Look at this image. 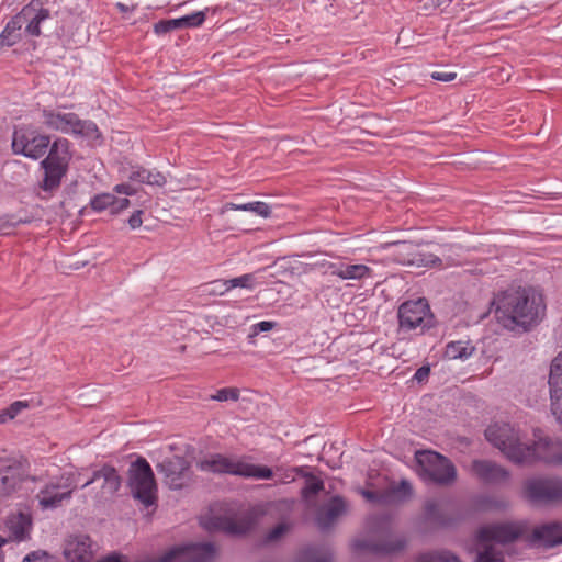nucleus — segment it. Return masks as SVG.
Returning <instances> with one entry per match:
<instances>
[{
  "label": "nucleus",
  "mask_w": 562,
  "mask_h": 562,
  "mask_svg": "<svg viewBox=\"0 0 562 562\" xmlns=\"http://www.w3.org/2000/svg\"><path fill=\"white\" fill-rule=\"evenodd\" d=\"M524 497L535 506L562 504V477H535L525 481Z\"/></svg>",
  "instance_id": "nucleus-12"
},
{
  "label": "nucleus",
  "mask_w": 562,
  "mask_h": 562,
  "mask_svg": "<svg viewBox=\"0 0 562 562\" xmlns=\"http://www.w3.org/2000/svg\"><path fill=\"white\" fill-rule=\"evenodd\" d=\"M171 490H181L191 481L190 462L184 457L173 456L156 465Z\"/></svg>",
  "instance_id": "nucleus-14"
},
{
  "label": "nucleus",
  "mask_w": 562,
  "mask_h": 562,
  "mask_svg": "<svg viewBox=\"0 0 562 562\" xmlns=\"http://www.w3.org/2000/svg\"><path fill=\"white\" fill-rule=\"evenodd\" d=\"M228 211H246L245 203L244 204H236L233 202L225 203L222 207L220 213L225 214Z\"/></svg>",
  "instance_id": "nucleus-54"
},
{
  "label": "nucleus",
  "mask_w": 562,
  "mask_h": 562,
  "mask_svg": "<svg viewBox=\"0 0 562 562\" xmlns=\"http://www.w3.org/2000/svg\"><path fill=\"white\" fill-rule=\"evenodd\" d=\"M252 212L261 217H270L271 215V206L261 201H255Z\"/></svg>",
  "instance_id": "nucleus-47"
},
{
  "label": "nucleus",
  "mask_w": 562,
  "mask_h": 562,
  "mask_svg": "<svg viewBox=\"0 0 562 562\" xmlns=\"http://www.w3.org/2000/svg\"><path fill=\"white\" fill-rule=\"evenodd\" d=\"M289 471L300 477L305 479V481H307L308 477L314 475L312 472L307 470V467H293Z\"/></svg>",
  "instance_id": "nucleus-53"
},
{
  "label": "nucleus",
  "mask_w": 562,
  "mask_h": 562,
  "mask_svg": "<svg viewBox=\"0 0 562 562\" xmlns=\"http://www.w3.org/2000/svg\"><path fill=\"white\" fill-rule=\"evenodd\" d=\"M526 529H477L476 542L482 550L485 547H493L494 543H512L524 538L526 547L547 551L562 544V529H532L530 535L525 536Z\"/></svg>",
  "instance_id": "nucleus-3"
},
{
  "label": "nucleus",
  "mask_w": 562,
  "mask_h": 562,
  "mask_svg": "<svg viewBox=\"0 0 562 562\" xmlns=\"http://www.w3.org/2000/svg\"><path fill=\"white\" fill-rule=\"evenodd\" d=\"M536 527L558 528V527H562V524L557 522V521H552V522H547V524L537 525Z\"/></svg>",
  "instance_id": "nucleus-62"
},
{
  "label": "nucleus",
  "mask_w": 562,
  "mask_h": 562,
  "mask_svg": "<svg viewBox=\"0 0 562 562\" xmlns=\"http://www.w3.org/2000/svg\"><path fill=\"white\" fill-rule=\"evenodd\" d=\"M43 124L54 131L71 133L89 139H101L102 133L98 125L91 120H81L76 113H61L56 110L44 108L42 110Z\"/></svg>",
  "instance_id": "nucleus-10"
},
{
  "label": "nucleus",
  "mask_w": 562,
  "mask_h": 562,
  "mask_svg": "<svg viewBox=\"0 0 562 562\" xmlns=\"http://www.w3.org/2000/svg\"><path fill=\"white\" fill-rule=\"evenodd\" d=\"M49 145L50 137L32 126L20 125L13 130L11 149L14 155L37 160L47 153Z\"/></svg>",
  "instance_id": "nucleus-11"
},
{
  "label": "nucleus",
  "mask_w": 562,
  "mask_h": 562,
  "mask_svg": "<svg viewBox=\"0 0 562 562\" xmlns=\"http://www.w3.org/2000/svg\"><path fill=\"white\" fill-rule=\"evenodd\" d=\"M128 179L134 182L159 188L165 187L167 183V179L162 172L158 170H149L142 166H136L128 175Z\"/></svg>",
  "instance_id": "nucleus-26"
},
{
  "label": "nucleus",
  "mask_w": 562,
  "mask_h": 562,
  "mask_svg": "<svg viewBox=\"0 0 562 562\" xmlns=\"http://www.w3.org/2000/svg\"><path fill=\"white\" fill-rule=\"evenodd\" d=\"M349 512V504L345 497L334 495L323 503L316 510L318 527H333Z\"/></svg>",
  "instance_id": "nucleus-19"
},
{
  "label": "nucleus",
  "mask_w": 562,
  "mask_h": 562,
  "mask_svg": "<svg viewBox=\"0 0 562 562\" xmlns=\"http://www.w3.org/2000/svg\"><path fill=\"white\" fill-rule=\"evenodd\" d=\"M154 33L158 36L166 35L176 30H182L180 21L177 19L160 20L154 24Z\"/></svg>",
  "instance_id": "nucleus-36"
},
{
  "label": "nucleus",
  "mask_w": 562,
  "mask_h": 562,
  "mask_svg": "<svg viewBox=\"0 0 562 562\" xmlns=\"http://www.w3.org/2000/svg\"><path fill=\"white\" fill-rule=\"evenodd\" d=\"M64 554L69 562H89L93 557L92 541L88 536H76L66 541Z\"/></svg>",
  "instance_id": "nucleus-20"
},
{
  "label": "nucleus",
  "mask_w": 562,
  "mask_h": 562,
  "mask_svg": "<svg viewBox=\"0 0 562 562\" xmlns=\"http://www.w3.org/2000/svg\"><path fill=\"white\" fill-rule=\"evenodd\" d=\"M326 272L342 280H361L371 277V268L362 263L346 265L344 262H329Z\"/></svg>",
  "instance_id": "nucleus-23"
},
{
  "label": "nucleus",
  "mask_w": 562,
  "mask_h": 562,
  "mask_svg": "<svg viewBox=\"0 0 562 562\" xmlns=\"http://www.w3.org/2000/svg\"><path fill=\"white\" fill-rule=\"evenodd\" d=\"M543 310L541 295L531 289H518L505 291L497 297L495 316L505 327L527 328L538 321Z\"/></svg>",
  "instance_id": "nucleus-2"
},
{
  "label": "nucleus",
  "mask_w": 562,
  "mask_h": 562,
  "mask_svg": "<svg viewBox=\"0 0 562 562\" xmlns=\"http://www.w3.org/2000/svg\"><path fill=\"white\" fill-rule=\"evenodd\" d=\"M29 407V403L26 401H15L10 404L8 408H5L7 415L9 419H13L18 416L23 409Z\"/></svg>",
  "instance_id": "nucleus-44"
},
{
  "label": "nucleus",
  "mask_w": 562,
  "mask_h": 562,
  "mask_svg": "<svg viewBox=\"0 0 562 562\" xmlns=\"http://www.w3.org/2000/svg\"><path fill=\"white\" fill-rule=\"evenodd\" d=\"M115 7L122 13L132 12L136 8V5L128 7V5H126V4L122 3V2H117L115 4Z\"/></svg>",
  "instance_id": "nucleus-60"
},
{
  "label": "nucleus",
  "mask_w": 562,
  "mask_h": 562,
  "mask_svg": "<svg viewBox=\"0 0 562 562\" xmlns=\"http://www.w3.org/2000/svg\"><path fill=\"white\" fill-rule=\"evenodd\" d=\"M531 456L524 464H531L536 461H542L551 465L562 464V441L551 438L540 439L532 445H528Z\"/></svg>",
  "instance_id": "nucleus-18"
},
{
  "label": "nucleus",
  "mask_w": 562,
  "mask_h": 562,
  "mask_svg": "<svg viewBox=\"0 0 562 562\" xmlns=\"http://www.w3.org/2000/svg\"><path fill=\"white\" fill-rule=\"evenodd\" d=\"M469 471L482 484L496 485V473L499 472L496 462L486 459H474L469 467Z\"/></svg>",
  "instance_id": "nucleus-25"
},
{
  "label": "nucleus",
  "mask_w": 562,
  "mask_h": 562,
  "mask_svg": "<svg viewBox=\"0 0 562 562\" xmlns=\"http://www.w3.org/2000/svg\"><path fill=\"white\" fill-rule=\"evenodd\" d=\"M11 525H7V527H31L32 526V516L27 512L19 510L15 515H12Z\"/></svg>",
  "instance_id": "nucleus-40"
},
{
  "label": "nucleus",
  "mask_w": 562,
  "mask_h": 562,
  "mask_svg": "<svg viewBox=\"0 0 562 562\" xmlns=\"http://www.w3.org/2000/svg\"><path fill=\"white\" fill-rule=\"evenodd\" d=\"M325 490L324 481L315 475L305 481L301 490V497L304 502L310 503L315 496Z\"/></svg>",
  "instance_id": "nucleus-34"
},
{
  "label": "nucleus",
  "mask_w": 562,
  "mask_h": 562,
  "mask_svg": "<svg viewBox=\"0 0 562 562\" xmlns=\"http://www.w3.org/2000/svg\"><path fill=\"white\" fill-rule=\"evenodd\" d=\"M127 486L131 494L144 507L157 506V483L149 462L144 457H137L127 470Z\"/></svg>",
  "instance_id": "nucleus-7"
},
{
  "label": "nucleus",
  "mask_w": 562,
  "mask_h": 562,
  "mask_svg": "<svg viewBox=\"0 0 562 562\" xmlns=\"http://www.w3.org/2000/svg\"><path fill=\"white\" fill-rule=\"evenodd\" d=\"M362 496L372 504L379 505H390L387 498L386 490L378 491V490H363L361 492Z\"/></svg>",
  "instance_id": "nucleus-38"
},
{
  "label": "nucleus",
  "mask_w": 562,
  "mask_h": 562,
  "mask_svg": "<svg viewBox=\"0 0 562 562\" xmlns=\"http://www.w3.org/2000/svg\"><path fill=\"white\" fill-rule=\"evenodd\" d=\"M213 398L218 402H224L227 400L237 401L239 398V391L234 387H224L218 390Z\"/></svg>",
  "instance_id": "nucleus-42"
},
{
  "label": "nucleus",
  "mask_w": 562,
  "mask_h": 562,
  "mask_svg": "<svg viewBox=\"0 0 562 562\" xmlns=\"http://www.w3.org/2000/svg\"><path fill=\"white\" fill-rule=\"evenodd\" d=\"M424 518L428 522L438 524L441 527H445L446 524V515L440 506V504L435 499H428L424 504Z\"/></svg>",
  "instance_id": "nucleus-31"
},
{
  "label": "nucleus",
  "mask_w": 562,
  "mask_h": 562,
  "mask_svg": "<svg viewBox=\"0 0 562 562\" xmlns=\"http://www.w3.org/2000/svg\"><path fill=\"white\" fill-rule=\"evenodd\" d=\"M436 562H462L461 559L449 550L436 551Z\"/></svg>",
  "instance_id": "nucleus-45"
},
{
  "label": "nucleus",
  "mask_w": 562,
  "mask_h": 562,
  "mask_svg": "<svg viewBox=\"0 0 562 562\" xmlns=\"http://www.w3.org/2000/svg\"><path fill=\"white\" fill-rule=\"evenodd\" d=\"M398 334L424 335L435 327V316L425 297L403 302L397 308Z\"/></svg>",
  "instance_id": "nucleus-9"
},
{
  "label": "nucleus",
  "mask_w": 562,
  "mask_h": 562,
  "mask_svg": "<svg viewBox=\"0 0 562 562\" xmlns=\"http://www.w3.org/2000/svg\"><path fill=\"white\" fill-rule=\"evenodd\" d=\"M430 374V367L428 364L418 368L413 376V380L417 383H424L428 380Z\"/></svg>",
  "instance_id": "nucleus-49"
},
{
  "label": "nucleus",
  "mask_w": 562,
  "mask_h": 562,
  "mask_svg": "<svg viewBox=\"0 0 562 562\" xmlns=\"http://www.w3.org/2000/svg\"><path fill=\"white\" fill-rule=\"evenodd\" d=\"M485 438L492 446L499 449L507 460L515 464L524 465L532 454L528 443L522 442L520 432L510 424L495 423L490 425L485 430Z\"/></svg>",
  "instance_id": "nucleus-5"
},
{
  "label": "nucleus",
  "mask_w": 562,
  "mask_h": 562,
  "mask_svg": "<svg viewBox=\"0 0 562 562\" xmlns=\"http://www.w3.org/2000/svg\"><path fill=\"white\" fill-rule=\"evenodd\" d=\"M103 479L102 491L104 494L114 495L119 492L122 485V477L117 470L110 464L102 465L101 469L95 470L92 473V477L81 485V488H86L97 480Z\"/></svg>",
  "instance_id": "nucleus-21"
},
{
  "label": "nucleus",
  "mask_w": 562,
  "mask_h": 562,
  "mask_svg": "<svg viewBox=\"0 0 562 562\" xmlns=\"http://www.w3.org/2000/svg\"><path fill=\"white\" fill-rule=\"evenodd\" d=\"M22 23L26 24L24 34L31 37H40L42 35L41 25L52 18L49 9L43 7L41 0H31L19 12Z\"/></svg>",
  "instance_id": "nucleus-17"
},
{
  "label": "nucleus",
  "mask_w": 562,
  "mask_h": 562,
  "mask_svg": "<svg viewBox=\"0 0 562 562\" xmlns=\"http://www.w3.org/2000/svg\"><path fill=\"white\" fill-rule=\"evenodd\" d=\"M289 530L290 529H270V532L263 539L262 544H268L280 540Z\"/></svg>",
  "instance_id": "nucleus-48"
},
{
  "label": "nucleus",
  "mask_w": 562,
  "mask_h": 562,
  "mask_svg": "<svg viewBox=\"0 0 562 562\" xmlns=\"http://www.w3.org/2000/svg\"><path fill=\"white\" fill-rule=\"evenodd\" d=\"M430 77L436 81L450 82L457 78V72L454 71H446V70H437L430 74Z\"/></svg>",
  "instance_id": "nucleus-46"
},
{
  "label": "nucleus",
  "mask_w": 562,
  "mask_h": 562,
  "mask_svg": "<svg viewBox=\"0 0 562 562\" xmlns=\"http://www.w3.org/2000/svg\"><path fill=\"white\" fill-rule=\"evenodd\" d=\"M497 506V502L487 495H480L474 499V507L479 510H490Z\"/></svg>",
  "instance_id": "nucleus-41"
},
{
  "label": "nucleus",
  "mask_w": 562,
  "mask_h": 562,
  "mask_svg": "<svg viewBox=\"0 0 562 562\" xmlns=\"http://www.w3.org/2000/svg\"><path fill=\"white\" fill-rule=\"evenodd\" d=\"M9 417L7 415V412L5 409H3L1 413H0V425L2 424H5L7 422H9Z\"/></svg>",
  "instance_id": "nucleus-63"
},
{
  "label": "nucleus",
  "mask_w": 562,
  "mask_h": 562,
  "mask_svg": "<svg viewBox=\"0 0 562 562\" xmlns=\"http://www.w3.org/2000/svg\"><path fill=\"white\" fill-rule=\"evenodd\" d=\"M389 504L401 503L408 499L413 495L412 484L402 480L397 485H394L386 490Z\"/></svg>",
  "instance_id": "nucleus-32"
},
{
  "label": "nucleus",
  "mask_w": 562,
  "mask_h": 562,
  "mask_svg": "<svg viewBox=\"0 0 562 562\" xmlns=\"http://www.w3.org/2000/svg\"><path fill=\"white\" fill-rule=\"evenodd\" d=\"M200 527H241L235 510L225 502H214L199 516Z\"/></svg>",
  "instance_id": "nucleus-16"
},
{
  "label": "nucleus",
  "mask_w": 562,
  "mask_h": 562,
  "mask_svg": "<svg viewBox=\"0 0 562 562\" xmlns=\"http://www.w3.org/2000/svg\"><path fill=\"white\" fill-rule=\"evenodd\" d=\"M278 326V323L276 322H271V321H261L259 323H256L254 324L250 329H251V335L252 336H256L260 333H266V331H270L272 330L273 328H276Z\"/></svg>",
  "instance_id": "nucleus-43"
},
{
  "label": "nucleus",
  "mask_w": 562,
  "mask_h": 562,
  "mask_svg": "<svg viewBox=\"0 0 562 562\" xmlns=\"http://www.w3.org/2000/svg\"><path fill=\"white\" fill-rule=\"evenodd\" d=\"M475 562H504V559L494 547H485L484 550L479 551Z\"/></svg>",
  "instance_id": "nucleus-39"
},
{
  "label": "nucleus",
  "mask_w": 562,
  "mask_h": 562,
  "mask_svg": "<svg viewBox=\"0 0 562 562\" xmlns=\"http://www.w3.org/2000/svg\"><path fill=\"white\" fill-rule=\"evenodd\" d=\"M394 247L395 260L401 265L417 267H439L442 260L431 252H419L414 250V245L409 241H396L389 245Z\"/></svg>",
  "instance_id": "nucleus-15"
},
{
  "label": "nucleus",
  "mask_w": 562,
  "mask_h": 562,
  "mask_svg": "<svg viewBox=\"0 0 562 562\" xmlns=\"http://www.w3.org/2000/svg\"><path fill=\"white\" fill-rule=\"evenodd\" d=\"M114 192L125 195H134L136 193V189H134L128 183H120L114 187Z\"/></svg>",
  "instance_id": "nucleus-52"
},
{
  "label": "nucleus",
  "mask_w": 562,
  "mask_h": 562,
  "mask_svg": "<svg viewBox=\"0 0 562 562\" xmlns=\"http://www.w3.org/2000/svg\"><path fill=\"white\" fill-rule=\"evenodd\" d=\"M480 527H493V528H496V527H525L524 525H515V524H512V522H494V524H490V525H481Z\"/></svg>",
  "instance_id": "nucleus-58"
},
{
  "label": "nucleus",
  "mask_w": 562,
  "mask_h": 562,
  "mask_svg": "<svg viewBox=\"0 0 562 562\" xmlns=\"http://www.w3.org/2000/svg\"><path fill=\"white\" fill-rule=\"evenodd\" d=\"M115 202V195L112 193H101L94 195L90 201V206L97 212H102L110 209L112 212V205Z\"/></svg>",
  "instance_id": "nucleus-35"
},
{
  "label": "nucleus",
  "mask_w": 562,
  "mask_h": 562,
  "mask_svg": "<svg viewBox=\"0 0 562 562\" xmlns=\"http://www.w3.org/2000/svg\"><path fill=\"white\" fill-rule=\"evenodd\" d=\"M206 13L204 11H196L191 14L178 18L180 21L181 29L198 27L205 21Z\"/></svg>",
  "instance_id": "nucleus-37"
},
{
  "label": "nucleus",
  "mask_w": 562,
  "mask_h": 562,
  "mask_svg": "<svg viewBox=\"0 0 562 562\" xmlns=\"http://www.w3.org/2000/svg\"><path fill=\"white\" fill-rule=\"evenodd\" d=\"M413 539L412 529H368L350 540L349 550L360 562L390 561L404 555Z\"/></svg>",
  "instance_id": "nucleus-1"
},
{
  "label": "nucleus",
  "mask_w": 562,
  "mask_h": 562,
  "mask_svg": "<svg viewBox=\"0 0 562 562\" xmlns=\"http://www.w3.org/2000/svg\"><path fill=\"white\" fill-rule=\"evenodd\" d=\"M144 211L143 210H136L131 216L130 218L127 220V223L130 225V227L132 229H136L138 227H140L142 223H143V220H142V215H143Z\"/></svg>",
  "instance_id": "nucleus-50"
},
{
  "label": "nucleus",
  "mask_w": 562,
  "mask_h": 562,
  "mask_svg": "<svg viewBox=\"0 0 562 562\" xmlns=\"http://www.w3.org/2000/svg\"><path fill=\"white\" fill-rule=\"evenodd\" d=\"M297 560L299 562H331L333 552L322 546H307L300 551Z\"/></svg>",
  "instance_id": "nucleus-28"
},
{
  "label": "nucleus",
  "mask_w": 562,
  "mask_h": 562,
  "mask_svg": "<svg viewBox=\"0 0 562 562\" xmlns=\"http://www.w3.org/2000/svg\"><path fill=\"white\" fill-rule=\"evenodd\" d=\"M255 277L251 273H246L228 280H218L213 282L214 285H220L221 293L229 291L235 288L252 289Z\"/></svg>",
  "instance_id": "nucleus-30"
},
{
  "label": "nucleus",
  "mask_w": 562,
  "mask_h": 562,
  "mask_svg": "<svg viewBox=\"0 0 562 562\" xmlns=\"http://www.w3.org/2000/svg\"><path fill=\"white\" fill-rule=\"evenodd\" d=\"M35 499L43 510H54L69 501V493L56 490L53 483H46L36 494Z\"/></svg>",
  "instance_id": "nucleus-22"
},
{
  "label": "nucleus",
  "mask_w": 562,
  "mask_h": 562,
  "mask_svg": "<svg viewBox=\"0 0 562 562\" xmlns=\"http://www.w3.org/2000/svg\"><path fill=\"white\" fill-rule=\"evenodd\" d=\"M415 460L418 474L425 482L451 486L458 477L457 468L446 456L436 451H417Z\"/></svg>",
  "instance_id": "nucleus-8"
},
{
  "label": "nucleus",
  "mask_w": 562,
  "mask_h": 562,
  "mask_svg": "<svg viewBox=\"0 0 562 562\" xmlns=\"http://www.w3.org/2000/svg\"><path fill=\"white\" fill-rule=\"evenodd\" d=\"M97 562H124L120 554L113 553Z\"/></svg>",
  "instance_id": "nucleus-59"
},
{
  "label": "nucleus",
  "mask_w": 562,
  "mask_h": 562,
  "mask_svg": "<svg viewBox=\"0 0 562 562\" xmlns=\"http://www.w3.org/2000/svg\"><path fill=\"white\" fill-rule=\"evenodd\" d=\"M452 0H431L432 2V5L435 8H439V9H445L447 8L450 3H451Z\"/></svg>",
  "instance_id": "nucleus-61"
},
{
  "label": "nucleus",
  "mask_w": 562,
  "mask_h": 562,
  "mask_svg": "<svg viewBox=\"0 0 562 562\" xmlns=\"http://www.w3.org/2000/svg\"><path fill=\"white\" fill-rule=\"evenodd\" d=\"M22 20L19 13L13 15L5 24L0 34V45L2 47H11L22 40Z\"/></svg>",
  "instance_id": "nucleus-27"
},
{
  "label": "nucleus",
  "mask_w": 562,
  "mask_h": 562,
  "mask_svg": "<svg viewBox=\"0 0 562 562\" xmlns=\"http://www.w3.org/2000/svg\"><path fill=\"white\" fill-rule=\"evenodd\" d=\"M13 530V539L18 542L25 541L30 539V530L31 529H12Z\"/></svg>",
  "instance_id": "nucleus-55"
},
{
  "label": "nucleus",
  "mask_w": 562,
  "mask_h": 562,
  "mask_svg": "<svg viewBox=\"0 0 562 562\" xmlns=\"http://www.w3.org/2000/svg\"><path fill=\"white\" fill-rule=\"evenodd\" d=\"M24 481L20 465L12 464L0 469V496H10Z\"/></svg>",
  "instance_id": "nucleus-24"
},
{
  "label": "nucleus",
  "mask_w": 562,
  "mask_h": 562,
  "mask_svg": "<svg viewBox=\"0 0 562 562\" xmlns=\"http://www.w3.org/2000/svg\"><path fill=\"white\" fill-rule=\"evenodd\" d=\"M231 537H244L250 529H221Z\"/></svg>",
  "instance_id": "nucleus-57"
},
{
  "label": "nucleus",
  "mask_w": 562,
  "mask_h": 562,
  "mask_svg": "<svg viewBox=\"0 0 562 562\" xmlns=\"http://www.w3.org/2000/svg\"><path fill=\"white\" fill-rule=\"evenodd\" d=\"M131 202L127 198H116L115 202L112 205V214H117L121 211L127 209L130 206Z\"/></svg>",
  "instance_id": "nucleus-51"
},
{
  "label": "nucleus",
  "mask_w": 562,
  "mask_h": 562,
  "mask_svg": "<svg viewBox=\"0 0 562 562\" xmlns=\"http://www.w3.org/2000/svg\"><path fill=\"white\" fill-rule=\"evenodd\" d=\"M70 147L71 143L65 137H57L49 145L47 156L41 161V168L44 170L41 188L44 191L59 188L72 159Z\"/></svg>",
  "instance_id": "nucleus-6"
},
{
  "label": "nucleus",
  "mask_w": 562,
  "mask_h": 562,
  "mask_svg": "<svg viewBox=\"0 0 562 562\" xmlns=\"http://www.w3.org/2000/svg\"><path fill=\"white\" fill-rule=\"evenodd\" d=\"M498 470H499V472L496 473V485L507 482L510 476L509 471L499 464H498Z\"/></svg>",
  "instance_id": "nucleus-56"
},
{
  "label": "nucleus",
  "mask_w": 562,
  "mask_h": 562,
  "mask_svg": "<svg viewBox=\"0 0 562 562\" xmlns=\"http://www.w3.org/2000/svg\"><path fill=\"white\" fill-rule=\"evenodd\" d=\"M245 206H246V211H250V212H252L254 202L245 203Z\"/></svg>",
  "instance_id": "nucleus-64"
},
{
  "label": "nucleus",
  "mask_w": 562,
  "mask_h": 562,
  "mask_svg": "<svg viewBox=\"0 0 562 562\" xmlns=\"http://www.w3.org/2000/svg\"><path fill=\"white\" fill-rule=\"evenodd\" d=\"M201 471L214 474H228L244 479L271 480L273 471L267 465L245 462L243 459H232L222 453H213L198 463Z\"/></svg>",
  "instance_id": "nucleus-4"
},
{
  "label": "nucleus",
  "mask_w": 562,
  "mask_h": 562,
  "mask_svg": "<svg viewBox=\"0 0 562 562\" xmlns=\"http://www.w3.org/2000/svg\"><path fill=\"white\" fill-rule=\"evenodd\" d=\"M474 351L475 348L473 346H470L469 342L450 341L446 346L445 357L450 360H465L470 358Z\"/></svg>",
  "instance_id": "nucleus-29"
},
{
  "label": "nucleus",
  "mask_w": 562,
  "mask_h": 562,
  "mask_svg": "<svg viewBox=\"0 0 562 562\" xmlns=\"http://www.w3.org/2000/svg\"><path fill=\"white\" fill-rule=\"evenodd\" d=\"M49 483H53L56 490L61 492L69 493V501L72 497L74 492L78 487L77 475L72 472H64L60 476L50 480Z\"/></svg>",
  "instance_id": "nucleus-33"
},
{
  "label": "nucleus",
  "mask_w": 562,
  "mask_h": 562,
  "mask_svg": "<svg viewBox=\"0 0 562 562\" xmlns=\"http://www.w3.org/2000/svg\"><path fill=\"white\" fill-rule=\"evenodd\" d=\"M215 554L211 542H190L171 548L158 562H212Z\"/></svg>",
  "instance_id": "nucleus-13"
}]
</instances>
